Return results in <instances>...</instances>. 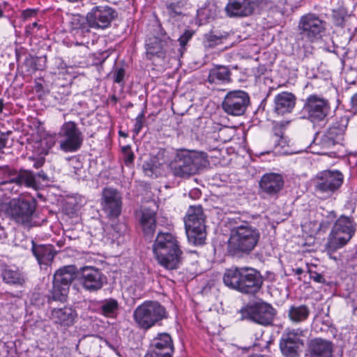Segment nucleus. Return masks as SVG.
Instances as JSON below:
<instances>
[{"instance_id": "1", "label": "nucleus", "mask_w": 357, "mask_h": 357, "mask_svg": "<svg viewBox=\"0 0 357 357\" xmlns=\"http://www.w3.org/2000/svg\"><path fill=\"white\" fill-rule=\"evenodd\" d=\"M152 251L158 264L166 270L177 269L182 264L183 252L178 237L172 233L158 232Z\"/></svg>"}, {"instance_id": "2", "label": "nucleus", "mask_w": 357, "mask_h": 357, "mask_svg": "<svg viewBox=\"0 0 357 357\" xmlns=\"http://www.w3.org/2000/svg\"><path fill=\"white\" fill-rule=\"evenodd\" d=\"M223 282L226 286L243 294H254L261 288L263 279L261 273L255 268L233 267L226 270Z\"/></svg>"}, {"instance_id": "3", "label": "nucleus", "mask_w": 357, "mask_h": 357, "mask_svg": "<svg viewBox=\"0 0 357 357\" xmlns=\"http://www.w3.org/2000/svg\"><path fill=\"white\" fill-rule=\"evenodd\" d=\"M77 276V268L75 266H66L56 271L53 278L52 296L49 303L52 308V312H61L66 308L70 287Z\"/></svg>"}, {"instance_id": "4", "label": "nucleus", "mask_w": 357, "mask_h": 357, "mask_svg": "<svg viewBox=\"0 0 357 357\" xmlns=\"http://www.w3.org/2000/svg\"><path fill=\"white\" fill-rule=\"evenodd\" d=\"M260 238L258 229L245 222L234 227L231 231L227 250L232 256L249 254L252 251Z\"/></svg>"}, {"instance_id": "5", "label": "nucleus", "mask_w": 357, "mask_h": 357, "mask_svg": "<svg viewBox=\"0 0 357 357\" xmlns=\"http://www.w3.org/2000/svg\"><path fill=\"white\" fill-rule=\"evenodd\" d=\"M206 162L205 153L184 150L176 154L169 167L175 176L185 178L197 174Z\"/></svg>"}, {"instance_id": "6", "label": "nucleus", "mask_w": 357, "mask_h": 357, "mask_svg": "<svg viewBox=\"0 0 357 357\" xmlns=\"http://www.w3.org/2000/svg\"><path fill=\"white\" fill-rule=\"evenodd\" d=\"M356 224L351 217L340 215L335 222L325 245L326 250L333 253L345 246L354 236Z\"/></svg>"}, {"instance_id": "7", "label": "nucleus", "mask_w": 357, "mask_h": 357, "mask_svg": "<svg viewBox=\"0 0 357 357\" xmlns=\"http://www.w3.org/2000/svg\"><path fill=\"white\" fill-rule=\"evenodd\" d=\"M184 222L189 242L195 245H204L206 240V227L202 207L200 205L190 206Z\"/></svg>"}, {"instance_id": "8", "label": "nucleus", "mask_w": 357, "mask_h": 357, "mask_svg": "<svg viewBox=\"0 0 357 357\" xmlns=\"http://www.w3.org/2000/svg\"><path fill=\"white\" fill-rule=\"evenodd\" d=\"M117 16V11L108 5L94 6L86 15L87 25H81L76 33H89L90 32L89 27L96 29H105L111 25L112 22Z\"/></svg>"}, {"instance_id": "9", "label": "nucleus", "mask_w": 357, "mask_h": 357, "mask_svg": "<svg viewBox=\"0 0 357 357\" xmlns=\"http://www.w3.org/2000/svg\"><path fill=\"white\" fill-rule=\"evenodd\" d=\"M331 109L328 99L320 95L311 94L306 98L302 111L310 121L319 123L326 120Z\"/></svg>"}, {"instance_id": "10", "label": "nucleus", "mask_w": 357, "mask_h": 357, "mask_svg": "<svg viewBox=\"0 0 357 357\" xmlns=\"http://www.w3.org/2000/svg\"><path fill=\"white\" fill-rule=\"evenodd\" d=\"M58 136L61 138L60 149L66 153L77 151L84 141L83 135L77 123L72 121H66L61 126Z\"/></svg>"}, {"instance_id": "11", "label": "nucleus", "mask_w": 357, "mask_h": 357, "mask_svg": "<svg viewBox=\"0 0 357 357\" xmlns=\"http://www.w3.org/2000/svg\"><path fill=\"white\" fill-rule=\"evenodd\" d=\"M298 27L301 38L312 43L324 33L326 22L317 15L308 13L301 17Z\"/></svg>"}, {"instance_id": "12", "label": "nucleus", "mask_w": 357, "mask_h": 357, "mask_svg": "<svg viewBox=\"0 0 357 357\" xmlns=\"http://www.w3.org/2000/svg\"><path fill=\"white\" fill-rule=\"evenodd\" d=\"M36 207L33 199H19L10 203L8 213L11 219L19 225L28 227L32 220Z\"/></svg>"}, {"instance_id": "13", "label": "nucleus", "mask_w": 357, "mask_h": 357, "mask_svg": "<svg viewBox=\"0 0 357 357\" xmlns=\"http://www.w3.org/2000/svg\"><path fill=\"white\" fill-rule=\"evenodd\" d=\"M35 185V176L31 171L9 169L7 176L0 182V188L3 190H8L11 193H17L22 186L33 187Z\"/></svg>"}, {"instance_id": "14", "label": "nucleus", "mask_w": 357, "mask_h": 357, "mask_svg": "<svg viewBox=\"0 0 357 357\" xmlns=\"http://www.w3.org/2000/svg\"><path fill=\"white\" fill-rule=\"evenodd\" d=\"M343 182L344 175L341 172L326 170L317 174L314 189L318 192L331 196L340 188Z\"/></svg>"}, {"instance_id": "15", "label": "nucleus", "mask_w": 357, "mask_h": 357, "mask_svg": "<svg viewBox=\"0 0 357 357\" xmlns=\"http://www.w3.org/2000/svg\"><path fill=\"white\" fill-rule=\"evenodd\" d=\"M250 103L249 94L242 90L229 91L222 103L224 111L232 116L243 115Z\"/></svg>"}, {"instance_id": "16", "label": "nucleus", "mask_w": 357, "mask_h": 357, "mask_svg": "<svg viewBox=\"0 0 357 357\" xmlns=\"http://www.w3.org/2000/svg\"><path fill=\"white\" fill-rule=\"evenodd\" d=\"M100 204L102 211L110 219H116L122 211V197L121 193L112 188H105L101 194Z\"/></svg>"}, {"instance_id": "17", "label": "nucleus", "mask_w": 357, "mask_h": 357, "mask_svg": "<svg viewBox=\"0 0 357 357\" xmlns=\"http://www.w3.org/2000/svg\"><path fill=\"white\" fill-rule=\"evenodd\" d=\"M265 0H228L225 12L230 17H245L252 15Z\"/></svg>"}, {"instance_id": "18", "label": "nucleus", "mask_w": 357, "mask_h": 357, "mask_svg": "<svg viewBox=\"0 0 357 357\" xmlns=\"http://www.w3.org/2000/svg\"><path fill=\"white\" fill-rule=\"evenodd\" d=\"M348 123L349 119L347 116L337 118L335 122L323 135L321 140L322 146L330 148L336 144H342Z\"/></svg>"}, {"instance_id": "19", "label": "nucleus", "mask_w": 357, "mask_h": 357, "mask_svg": "<svg viewBox=\"0 0 357 357\" xmlns=\"http://www.w3.org/2000/svg\"><path fill=\"white\" fill-rule=\"evenodd\" d=\"M174 351L172 337L167 333H162L153 339L144 357H172Z\"/></svg>"}, {"instance_id": "20", "label": "nucleus", "mask_w": 357, "mask_h": 357, "mask_svg": "<svg viewBox=\"0 0 357 357\" xmlns=\"http://www.w3.org/2000/svg\"><path fill=\"white\" fill-rule=\"evenodd\" d=\"M301 332L294 330L282 335L280 341V348L284 356H298V349L303 345V340L301 338Z\"/></svg>"}, {"instance_id": "21", "label": "nucleus", "mask_w": 357, "mask_h": 357, "mask_svg": "<svg viewBox=\"0 0 357 357\" xmlns=\"http://www.w3.org/2000/svg\"><path fill=\"white\" fill-rule=\"evenodd\" d=\"M105 277L97 268L85 267L83 268L79 278L83 287L89 291H96L103 286Z\"/></svg>"}, {"instance_id": "22", "label": "nucleus", "mask_w": 357, "mask_h": 357, "mask_svg": "<svg viewBox=\"0 0 357 357\" xmlns=\"http://www.w3.org/2000/svg\"><path fill=\"white\" fill-rule=\"evenodd\" d=\"M31 252L36 257L40 268L47 269L54 260L56 252L51 244H37L34 241H31Z\"/></svg>"}, {"instance_id": "23", "label": "nucleus", "mask_w": 357, "mask_h": 357, "mask_svg": "<svg viewBox=\"0 0 357 357\" xmlns=\"http://www.w3.org/2000/svg\"><path fill=\"white\" fill-rule=\"evenodd\" d=\"M259 184L262 192L269 196H275L283 188L284 181L280 174L266 173L261 176Z\"/></svg>"}, {"instance_id": "24", "label": "nucleus", "mask_w": 357, "mask_h": 357, "mask_svg": "<svg viewBox=\"0 0 357 357\" xmlns=\"http://www.w3.org/2000/svg\"><path fill=\"white\" fill-rule=\"evenodd\" d=\"M296 96L287 91H283L274 98V111L278 115H284L292 112L296 105Z\"/></svg>"}, {"instance_id": "25", "label": "nucleus", "mask_w": 357, "mask_h": 357, "mask_svg": "<svg viewBox=\"0 0 357 357\" xmlns=\"http://www.w3.org/2000/svg\"><path fill=\"white\" fill-rule=\"evenodd\" d=\"M0 277L10 285L22 286L25 282L22 273L15 266L8 265L0 261Z\"/></svg>"}, {"instance_id": "26", "label": "nucleus", "mask_w": 357, "mask_h": 357, "mask_svg": "<svg viewBox=\"0 0 357 357\" xmlns=\"http://www.w3.org/2000/svg\"><path fill=\"white\" fill-rule=\"evenodd\" d=\"M145 236L151 237L156 229V213L150 208H143L137 215Z\"/></svg>"}, {"instance_id": "27", "label": "nucleus", "mask_w": 357, "mask_h": 357, "mask_svg": "<svg viewBox=\"0 0 357 357\" xmlns=\"http://www.w3.org/2000/svg\"><path fill=\"white\" fill-rule=\"evenodd\" d=\"M309 351L312 357H332V342L322 338H314L309 344Z\"/></svg>"}, {"instance_id": "28", "label": "nucleus", "mask_w": 357, "mask_h": 357, "mask_svg": "<svg viewBox=\"0 0 357 357\" xmlns=\"http://www.w3.org/2000/svg\"><path fill=\"white\" fill-rule=\"evenodd\" d=\"M231 72L225 66H215L210 69L207 82L214 86L225 84L231 82Z\"/></svg>"}, {"instance_id": "29", "label": "nucleus", "mask_w": 357, "mask_h": 357, "mask_svg": "<svg viewBox=\"0 0 357 357\" xmlns=\"http://www.w3.org/2000/svg\"><path fill=\"white\" fill-rule=\"evenodd\" d=\"M134 320L137 326L147 330L157 322L167 318L165 314H133Z\"/></svg>"}, {"instance_id": "30", "label": "nucleus", "mask_w": 357, "mask_h": 357, "mask_svg": "<svg viewBox=\"0 0 357 357\" xmlns=\"http://www.w3.org/2000/svg\"><path fill=\"white\" fill-rule=\"evenodd\" d=\"M272 305L262 299L256 298L250 301L245 306L242 307L239 312H272Z\"/></svg>"}, {"instance_id": "31", "label": "nucleus", "mask_w": 357, "mask_h": 357, "mask_svg": "<svg viewBox=\"0 0 357 357\" xmlns=\"http://www.w3.org/2000/svg\"><path fill=\"white\" fill-rule=\"evenodd\" d=\"M89 307L92 311L102 310V312H114L118 310L119 303L116 300L109 298L100 301H91Z\"/></svg>"}, {"instance_id": "32", "label": "nucleus", "mask_w": 357, "mask_h": 357, "mask_svg": "<svg viewBox=\"0 0 357 357\" xmlns=\"http://www.w3.org/2000/svg\"><path fill=\"white\" fill-rule=\"evenodd\" d=\"M241 319H248L262 326H269L273 324V314H245Z\"/></svg>"}, {"instance_id": "33", "label": "nucleus", "mask_w": 357, "mask_h": 357, "mask_svg": "<svg viewBox=\"0 0 357 357\" xmlns=\"http://www.w3.org/2000/svg\"><path fill=\"white\" fill-rule=\"evenodd\" d=\"M227 36L223 34H215L213 32H209L204 34L203 44L205 47L213 48L217 45L223 43V40L227 39Z\"/></svg>"}, {"instance_id": "34", "label": "nucleus", "mask_w": 357, "mask_h": 357, "mask_svg": "<svg viewBox=\"0 0 357 357\" xmlns=\"http://www.w3.org/2000/svg\"><path fill=\"white\" fill-rule=\"evenodd\" d=\"M134 312H165V308L158 301H146Z\"/></svg>"}, {"instance_id": "35", "label": "nucleus", "mask_w": 357, "mask_h": 357, "mask_svg": "<svg viewBox=\"0 0 357 357\" xmlns=\"http://www.w3.org/2000/svg\"><path fill=\"white\" fill-rule=\"evenodd\" d=\"M184 6L183 0H171L166 3L168 13L170 17L174 18L183 15L181 9Z\"/></svg>"}, {"instance_id": "36", "label": "nucleus", "mask_w": 357, "mask_h": 357, "mask_svg": "<svg viewBox=\"0 0 357 357\" xmlns=\"http://www.w3.org/2000/svg\"><path fill=\"white\" fill-rule=\"evenodd\" d=\"M146 56L149 59H151L153 56L161 57L164 53L160 43L155 41L146 44Z\"/></svg>"}, {"instance_id": "37", "label": "nucleus", "mask_w": 357, "mask_h": 357, "mask_svg": "<svg viewBox=\"0 0 357 357\" xmlns=\"http://www.w3.org/2000/svg\"><path fill=\"white\" fill-rule=\"evenodd\" d=\"M77 314H57L54 322L62 326H69L73 324Z\"/></svg>"}, {"instance_id": "38", "label": "nucleus", "mask_w": 357, "mask_h": 357, "mask_svg": "<svg viewBox=\"0 0 357 357\" xmlns=\"http://www.w3.org/2000/svg\"><path fill=\"white\" fill-rule=\"evenodd\" d=\"M270 143L273 144V146L268 151L265 152H261V155L269 154L271 152L273 151V149L277 146H283L282 143H284L283 139V132L280 130L279 132H275L270 137Z\"/></svg>"}, {"instance_id": "39", "label": "nucleus", "mask_w": 357, "mask_h": 357, "mask_svg": "<svg viewBox=\"0 0 357 357\" xmlns=\"http://www.w3.org/2000/svg\"><path fill=\"white\" fill-rule=\"evenodd\" d=\"M121 153L125 165L127 167L132 166L134 163L135 157L131 146L130 145H126L121 147Z\"/></svg>"}, {"instance_id": "40", "label": "nucleus", "mask_w": 357, "mask_h": 357, "mask_svg": "<svg viewBox=\"0 0 357 357\" xmlns=\"http://www.w3.org/2000/svg\"><path fill=\"white\" fill-rule=\"evenodd\" d=\"M322 324L326 328L331 326V323L328 314H317L314 318L313 324L314 327L319 328L320 331H323L325 328L322 326H319V324Z\"/></svg>"}, {"instance_id": "41", "label": "nucleus", "mask_w": 357, "mask_h": 357, "mask_svg": "<svg viewBox=\"0 0 357 357\" xmlns=\"http://www.w3.org/2000/svg\"><path fill=\"white\" fill-rule=\"evenodd\" d=\"M195 33V31L192 29H185L179 37L178 41L181 46L179 50L181 54H183V52L185 50V46L187 45L188 43L192 39Z\"/></svg>"}, {"instance_id": "42", "label": "nucleus", "mask_w": 357, "mask_h": 357, "mask_svg": "<svg viewBox=\"0 0 357 357\" xmlns=\"http://www.w3.org/2000/svg\"><path fill=\"white\" fill-rule=\"evenodd\" d=\"M126 70L123 67H116L114 68L112 73V79L114 83L119 84L123 86L125 84L124 77Z\"/></svg>"}, {"instance_id": "43", "label": "nucleus", "mask_w": 357, "mask_h": 357, "mask_svg": "<svg viewBox=\"0 0 357 357\" xmlns=\"http://www.w3.org/2000/svg\"><path fill=\"white\" fill-rule=\"evenodd\" d=\"M211 18L209 10L206 8H201L197 12V20L199 25L207 23Z\"/></svg>"}, {"instance_id": "44", "label": "nucleus", "mask_w": 357, "mask_h": 357, "mask_svg": "<svg viewBox=\"0 0 357 357\" xmlns=\"http://www.w3.org/2000/svg\"><path fill=\"white\" fill-rule=\"evenodd\" d=\"M38 11L37 8H26L21 12L20 18L22 21H28L36 18Z\"/></svg>"}, {"instance_id": "45", "label": "nucleus", "mask_w": 357, "mask_h": 357, "mask_svg": "<svg viewBox=\"0 0 357 357\" xmlns=\"http://www.w3.org/2000/svg\"><path fill=\"white\" fill-rule=\"evenodd\" d=\"M145 119V112L142 110L136 117L135 123L133 129V132L135 135H138V134L141 132L143 126L144 122Z\"/></svg>"}, {"instance_id": "46", "label": "nucleus", "mask_w": 357, "mask_h": 357, "mask_svg": "<svg viewBox=\"0 0 357 357\" xmlns=\"http://www.w3.org/2000/svg\"><path fill=\"white\" fill-rule=\"evenodd\" d=\"M42 24H39L38 22H34L32 24H29L25 26V34L26 36H31L34 34V29H42Z\"/></svg>"}, {"instance_id": "47", "label": "nucleus", "mask_w": 357, "mask_h": 357, "mask_svg": "<svg viewBox=\"0 0 357 357\" xmlns=\"http://www.w3.org/2000/svg\"><path fill=\"white\" fill-rule=\"evenodd\" d=\"M309 274L310 279L313 281L321 284L325 283L326 280L322 274L311 270L309 271Z\"/></svg>"}, {"instance_id": "48", "label": "nucleus", "mask_w": 357, "mask_h": 357, "mask_svg": "<svg viewBox=\"0 0 357 357\" xmlns=\"http://www.w3.org/2000/svg\"><path fill=\"white\" fill-rule=\"evenodd\" d=\"M288 316L293 322L298 323L307 319L308 314H288Z\"/></svg>"}, {"instance_id": "49", "label": "nucleus", "mask_w": 357, "mask_h": 357, "mask_svg": "<svg viewBox=\"0 0 357 357\" xmlns=\"http://www.w3.org/2000/svg\"><path fill=\"white\" fill-rule=\"evenodd\" d=\"M8 139L6 135L0 131V152L6 146Z\"/></svg>"}, {"instance_id": "50", "label": "nucleus", "mask_w": 357, "mask_h": 357, "mask_svg": "<svg viewBox=\"0 0 357 357\" xmlns=\"http://www.w3.org/2000/svg\"><path fill=\"white\" fill-rule=\"evenodd\" d=\"M45 161V160L43 157L39 158L34 160L33 166L36 169H39L44 165Z\"/></svg>"}, {"instance_id": "51", "label": "nucleus", "mask_w": 357, "mask_h": 357, "mask_svg": "<svg viewBox=\"0 0 357 357\" xmlns=\"http://www.w3.org/2000/svg\"><path fill=\"white\" fill-rule=\"evenodd\" d=\"M36 177L38 178L39 179H41L43 181H48V176L43 171H40L38 173H37Z\"/></svg>"}, {"instance_id": "52", "label": "nucleus", "mask_w": 357, "mask_h": 357, "mask_svg": "<svg viewBox=\"0 0 357 357\" xmlns=\"http://www.w3.org/2000/svg\"><path fill=\"white\" fill-rule=\"evenodd\" d=\"M189 195L190 197L196 199L200 197L201 192L197 189H194L190 192Z\"/></svg>"}, {"instance_id": "53", "label": "nucleus", "mask_w": 357, "mask_h": 357, "mask_svg": "<svg viewBox=\"0 0 357 357\" xmlns=\"http://www.w3.org/2000/svg\"><path fill=\"white\" fill-rule=\"evenodd\" d=\"M352 108L357 112V93L351 98Z\"/></svg>"}, {"instance_id": "54", "label": "nucleus", "mask_w": 357, "mask_h": 357, "mask_svg": "<svg viewBox=\"0 0 357 357\" xmlns=\"http://www.w3.org/2000/svg\"><path fill=\"white\" fill-rule=\"evenodd\" d=\"M119 100V98L116 96V95H112L109 97V101L113 104L116 105Z\"/></svg>"}, {"instance_id": "55", "label": "nucleus", "mask_w": 357, "mask_h": 357, "mask_svg": "<svg viewBox=\"0 0 357 357\" xmlns=\"http://www.w3.org/2000/svg\"><path fill=\"white\" fill-rule=\"evenodd\" d=\"M4 106V100L3 98H0V114L3 112Z\"/></svg>"}, {"instance_id": "56", "label": "nucleus", "mask_w": 357, "mask_h": 357, "mask_svg": "<svg viewBox=\"0 0 357 357\" xmlns=\"http://www.w3.org/2000/svg\"><path fill=\"white\" fill-rule=\"evenodd\" d=\"M303 273V271L301 268H297L296 270H295V273L298 275H301L302 273Z\"/></svg>"}, {"instance_id": "57", "label": "nucleus", "mask_w": 357, "mask_h": 357, "mask_svg": "<svg viewBox=\"0 0 357 357\" xmlns=\"http://www.w3.org/2000/svg\"><path fill=\"white\" fill-rule=\"evenodd\" d=\"M11 296L18 300H20L21 296H22V293L20 291H18L17 292L16 294L13 295V294H11Z\"/></svg>"}, {"instance_id": "58", "label": "nucleus", "mask_w": 357, "mask_h": 357, "mask_svg": "<svg viewBox=\"0 0 357 357\" xmlns=\"http://www.w3.org/2000/svg\"><path fill=\"white\" fill-rule=\"evenodd\" d=\"M289 312L293 313V312H298L297 311V310L296 308L291 307L289 310ZM303 312H308V310L305 307Z\"/></svg>"}, {"instance_id": "59", "label": "nucleus", "mask_w": 357, "mask_h": 357, "mask_svg": "<svg viewBox=\"0 0 357 357\" xmlns=\"http://www.w3.org/2000/svg\"><path fill=\"white\" fill-rule=\"evenodd\" d=\"M119 136L125 137V138L128 136L127 133H126L125 132H123L121 130L119 131Z\"/></svg>"}, {"instance_id": "60", "label": "nucleus", "mask_w": 357, "mask_h": 357, "mask_svg": "<svg viewBox=\"0 0 357 357\" xmlns=\"http://www.w3.org/2000/svg\"><path fill=\"white\" fill-rule=\"evenodd\" d=\"M4 15V10L2 6L0 5V19L2 18Z\"/></svg>"}, {"instance_id": "61", "label": "nucleus", "mask_w": 357, "mask_h": 357, "mask_svg": "<svg viewBox=\"0 0 357 357\" xmlns=\"http://www.w3.org/2000/svg\"><path fill=\"white\" fill-rule=\"evenodd\" d=\"M249 357H264V356L261 354H252V355H250Z\"/></svg>"}, {"instance_id": "62", "label": "nucleus", "mask_w": 357, "mask_h": 357, "mask_svg": "<svg viewBox=\"0 0 357 357\" xmlns=\"http://www.w3.org/2000/svg\"><path fill=\"white\" fill-rule=\"evenodd\" d=\"M146 166H149V164H146V165H143V167L144 168L145 171H147V169H148V167H146Z\"/></svg>"}]
</instances>
